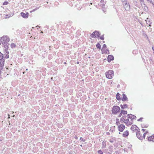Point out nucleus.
<instances>
[{
    "label": "nucleus",
    "instance_id": "c03bdc74",
    "mask_svg": "<svg viewBox=\"0 0 154 154\" xmlns=\"http://www.w3.org/2000/svg\"><path fill=\"white\" fill-rule=\"evenodd\" d=\"M149 26H150V24H149Z\"/></svg>",
    "mask_w": 154,
    "mask_h": 154
},
{
    "label": "nucleus",
    "instance_id": "393cba45",
    "mask_svg": "<svg viewBox=\"0 0 154 154\" xmlns=\"http://www.w3.org/2000/svg\"><path fill=\"white\" fill-rule=\"evenodd\" d=\"M98 153L99 154H103V152L101 149L98 151Z\"/></svg>",
    "mask_w": 154,
    "mask_h": 154
},
{
    "label": "nucleus",
    "instance_id": "cd10ccee",
    "mask_svg": "<svg viewBox=\"0 0 154 154\" xmlns=\"http://www.w3.org/2000/svg\"><path fill=\"white\" fill-rule=\"evenodd\" d=\"M143 119V118H140L139 119L137 120V121H142Z\"/></svg>",
    "mask_w": 154,
    "mask_h": 154
},
{
    "label": "nucleus",
    "instance_id": "9b49d317",
    "mask_svg": "<svg viewBox=\"0 0 154 154\" xmlns=\"http://www.w3.org/2000/svg\"><path fill=\"white\" fill-rule=\"evenodd\" d=\"M147 139L149 141L154 142V135L148 137Z\"/></svg>",
    "mask_w": 154,
    "mask_h": 154
},
{
    "label": "nucleus",
    "instance_id": "bb28decb",
    "mask_svg": "<svg viewBox=\"0 0 154 154\" xmlns=\"http://www.w3.org/2000/svg\"><path fill=\"white\" fill-rule=\"evenodd\" d=\"M104 48V49L106 48V45L105 44H104L103 45V48Z\"/></svg>",
    "mask_w": 154,
    "mask_h": 154
},
{
    "label": "nucleus",
    "instance_id": "39448f33",
    "mask_svg": "<svg viewBox=\"0 0 154 154\" xmlns=\"http://www.w3.org/2000/svg\"><path fill=\"white\" fill-rule=\"evenodd\" d=\"M121 111L120 108L117 106H113L112 109V113L114 114H117L120 112Z\"/></svg>",
    "mask_w": 154,
    "mask_h": 154
},
{
    "label": "nucleus",
    "instance_id": "a878e982",
    "mask_svg": "<svg viewBox=\"0 0 154 154\" xmlns=\"http://www.w3.org/2000/svg\"><path fill=\"white\" fill-rule=\"evenodd\" d=\"M8 2H5L3 3V5H6L8 4Z\"/></svg>",
    "mask_w": 154,
    "mask_h": 154
},
{
    "label": "nucleus",
    "instance_id": "f03ea898",
    "mask_svg": "<svg viewBox=\"0 0 154 154\" xmlns=\"http://www.w3.org/2000/svg\"><path fill=\"white\" fill-rule=\"evenodd\" d=\"M148 133V131H146L145 133H143L140 131L136 133L137 137L140 140L144 139L146 137V135Z\"/></svg>",
    "mask_w": 154,
    "mask_h": 154
},
{
    "label": "nucleus",
    "instance_id": "a211bd4d",
    "mask_svg": "<svg viewBox=\"0 0 154 154\" xmlns=\"http://www.w3.org/2000/svg\"><path fill=\"white\" fill-rule=\"evenodd\" d=\"M123 115V116H125V115H126L127 114V111H125L123 109H122V110L121 111Z\"/></svg>",
    "mask_w": 154,
    "mask_h": 154
},
{
    "label": "nucleus",
    "instance_id": "473e14b6",
    "mask_svg": "<svg viewBox=\"0 0 154 154\" xmlns=\"http://www.w3.org/2000/svg\"><path fill=\"white\" fill-rule=\"evenodd\" d=\"M122 2H124V3H126V0H122Z\"/></svg>",
    "mask_w": 154,
    "mask_h": 154
},
{
    "label": "nucleus",
    "instance_id": "1a4fd4ad",
    "mask_svg": "<svg viewBox=\"0 0 154 154\" xmlns=\"http://www.w3.org/2000/svg\"><path fill=\"white\" fill-rule=\"evenodd\" d=\"M101 51L102 54H109V51L106 48L105 49L104 48H102Z\"/></svg>",
    "mask_w": 154,
    "mask_h": 154
},
{
    "label": "nucleus",
    "instance_id": "412c9836",
    "mask_svg": "<svg viewBox=\"0 0 154 154\" xmlns=\"http://www.w3.org/2000/svg\"><path fill=\"white\" fill-rule=\"evenodd\" d=\"M121 123V120H120V121L119 119H116V124L117 125H119V124H120Z\"/></svg>",
    "mask_w": 154,
    "mask_h": 154
},
{
    "label": "nucleus",
    "instance_id": "79ce46f5",
    "mask_svg": "<svg viewBox=\"0 0 154 154\" xmlns=\"http://www.w3.org/2000/svg\"><path fill=\"white\" fill-rule=\"evenodd\" d=\"M34 28V27H32V28Z\"/></svg>",
    "mask_w": 154,
    "mask_h": 154
},
{
    "label": "nucleus",
    "instance_id": "c756f323",
    "mask_svg": "<svg viewBox=\"0 0 154 154\" xmlns=\"http://www.w3.org/2000/svg\"><path fill=\"white\" fill-rule=\"evenodd\" d=\"M122 115V112H121L119 114V117H121Z\"/></svg>",
    "mask_w": 154,
    "mask_h": 154
},
{
    "label": "nucleus",
    "instance_id": "ea45409f",
    "mask_svg": "<svg viewBox=\"0 0 154 154\" xmlns=\"http://www.w3.org/2000/svg\"><path fill=\"white\" fill-rule=\"evenodd\" d=\"M152 2V1H150V2Z\"/></svg>",
    "mask_w": 154,
    "mask_h": 154
},
{
    "label": "nucleus",
    "instance_id": "37998d69",
    "mask_svg": "<svg viewBox=\"0 0 154 154\" xmlns=\"http://www.w3.org/2000/svg\"><path fill=\"white\" fill-rule=\"evenodd\" d=\"M77 63H79V62H78Z\"/></svg>",
    "mask_w": 154,
    "mask_h": 154
},
{
    "label": "nucleus",
    "instance_id": "4be33fe9",
    "mask_svg": "<svg viewBox=\"0 0 154 154\" xmlns=\"http://www.w3.org/2000/svg\"><path fill=\"white\" fill-rule=\"evenodd\" d=\"M16 46V45L14 43H11V48H15Z\"/></svg>",
    "mask_w": 154,
    "mask_h": 154
},
{
    "label": "nucleus",
    "instance_id": "f3484780",
    "mask_svg": "<svg viewBox=\"0 0 154 154\" xmlns=\"http://www.w3.org/2000/svg\"><path fill=\"white\" fill-rule=\"evenodd\" d=\"M127 97L125 94H123V97L122 98V101H126L127 100Z\"/></svg>",
    "mask_w": 154,
    "mask_h": 154
},
{
    "label": "nucleus",
    "instance_id": "2eb2a0df",
    "mask_svg": "<svg viewBox=\"0 0 154 154\" xmlns=\"http://www.w3.org/2000/svg\"><path fill=\"white\" fill-rule=\"evenodd\" d=\"M120 107H121L122 109H127L128 108V105L126 104H124V105H120Z\"/></svg>",
    "mask_w": 154,
    "mask_h": 154
},
{
    "label": "nucleus",
    "instance_id": "e433bc0d",
    "mask_svg": "<svg viewBox=\"0 0 154 154\" xmlns=\"http://www.w3.org/2000/svg\"><path fill=\"white\" fill-rule=\"evenodd\" d=\"M152 49L154 51V47H152Z\"/></svg>",
    "mask_w": 154,
    "mask_h": 154
},
{
    "label": "nucleus",
    "instance_id": "4c0bfd02",
    "mask_svg": "<svg viewBox=\"0 0 154 154\" xmlns=\"http://www.w3.org/2000/svg\"><path fill=\"white\" fill-rule=\"evenodd\" d=\"M75 139H78V137H77V136H76L75 137Z\"/></svg>",
    "mask_w": 154,
    "mask_h": 154
},
{
    "label": "nucleus",
    "instance_id": "5701e85b",
    "mask_svg": "<svg viewBox=\"0 0 154 154\" xmlns=\"http://www.w3.org/2000/svg\"><path fill=\"white\" fill-rule=\"evenodd\" d=\"M3 58V54L0 52V60H2Z\"/></svg>",
    "mask_w": 154,
    "mask_h": 154
},
{
    "label": "nucleus",
    "instance_id": "6ab92c4d",
    "mask_svg": "<svg viewBox=\"0 0 154 154\" xmlns=\"http://www.w3.org/2000/svg\"><path fill=\"white\" fill-rule=\"evenodd\" d=\"M106 146V141H103L102 142V148H105Z\"/></svg>",
    "mask_w": 154,
    "mask_h": 154
},
{
    "label": "nucleus",
    "instance_id": "dca6fc26",
    "mask_svg": "<svg viewBox=\"0 0 154 154\" xmlns=\"http://www.w3.org/2000/svg\"><path fill=\"white\" fill-rule=\"evenodd\" d=\"M21 16L23 18H27L28 17V14H25L23 12L21 13Z\"/></svg>",
    "mask_w": 154,
    "mask_h": 154
},
{
    "label": "nucleus",
    "instance_id": "20e7f679",
    "mask_svg": "<svg viewBox=\"0 0 154 154\" xmlns=\"http://www.w3.org/2000/svg\"><path fill=\"white\" fill-rule=\"evenodd\" d=\"M105 75L107 78L112 79L114 75L113 71L112 70H109L106 72Z\"/></svg>",
    "mask_w": 154,
    "mask_h": 154
},
{
    "label": "nucleus",
    "instance_id": "58836bf2",
    "mask_svg": "<svg viewBox=\"0 0 154 154\" xmlns=\"http://www.w3.org/2000/svg\"><path fill=\"white\" fill-rule=\"evenodd\" d=\"M8 118L9 119L10 118V115H8Z\"/></svg>",
    "mask_w": 154,
    "mask_h": 154
},
{
    "label": "nucleus",
    "instance_id": "72a5a7b5",
    "mask_svg": "<svg viewBox=\"0 0 154 154\" xmlns=\"http://www.w3.org/2000/svg\"><path fill=\"white\" fill-rule=\"evenodd\" d=\"M139 1H140V2H141V3H143L144 1H143V0H139Z\"/></svg>",
    "mask_w": 154,
    "mask_h": 154
},
{
    "label": "nucleus",
    "instance_id": "c85d7f7f",
    "mask_svg": "<svg viewBox=\"0 0 154 154\" xmlns=\"http://www.w3.org/2000/svg\"><path fill=\"white\" fill-rule=\"evenodd\" d=\"M80 140L82 141H84L85 140H84V139L82 137H81L80 138Z\"/></svg>",
    "mask_w": 154,
    "mask_h": 154
},
{
    "label": "nucleus",
    "instance_id": "9d476101",
    "mask_svg": "<svg viewBox=\"0 0 154 154\" xmlns=\"http://www.w3.org/2000/svg\"><path fill=\"white\" fill-rule=\"evenodd\" d=\"M114 60L113 56L111 55H109L108 56L107 58V60L109 62H110L111 61L113 60Z\"/></svg>",
    "mask_w": 154,
    "mask_h": 154
},
{
    "label": "nucleus",
    "instance_id": "aec40b11",
    "mask_svg": "<svg viewBox=\"0 0 154 154\" xmlns=\"http://www.w3.org/2000/svg\"><path fill=\"white\" fill-rule=\"evenodd\" d=\"M116 98L118 100H120L121 99V97L120 96V94L119 93H117L116 95Z\"/></svg>",
    "mask_w": 154,
    "mask_h": 154
},
{
    "label": "nucleus",
    "instance_id": "ddd939ff",
    "mask_svg": "<svg viewBox=\"0 0 154 154\" xmlns=\"http://www.w3.org/2000/svg\"><path fill=\"white\" fill-rule=\"evenodd\" d=\"M124 4H125L124 6L125 9L126 10H129L130 8L129 5H128L127 3H124Z\"/></svg>",
    "mask_w": 154,
    "mask_h": 154
},
{
    "label": "nucleus",
    "instance_id": "7ed1b4c3",
    "mask_svg": "<svg viewBox=\"0 0 154 154\" xmlns=\"http://www.w3.org/2000/svg\"><path fill=\"white\" fill-rule=\"evenodd\" d=\"M10 41L9 37L7 35H4L0 37V45L8 43Z\"/></svg>",
    "mask_w": 154,
    "mask_h": 154
},
{
    "label": "nucleus",
    "instance_id": "c9c22d12",
    "mask_svg": "<svg viewBox=\"0 0 154 154\" xmlns=\"http://www.w3.org/2000/svg\"><path fill=\"white\" fill-rule=\"evenodd\" d=\"M148 125H146L145 126H144V127L146 128H147L148 127Z\"/></svg>",
    "mask_w": 154,
    "mask_h": 154
},
{
    "label": "nucleus",
    "instance_id": "b1692460",
    "mask_svg": "<svg viewBox=\"0 0 154 154\" xmlns=\"http://www.w3.org/2000/svg\"><path fill=\"white\" fill-rule=\"evenodd\" d=\"M96 46L97 47V48H98L99 49H100L101 48V45L99 43H98L96 45Z\"/></svg>",
    "mask_w": 154,
    "mask_h": 154
},
{
    "label": "nucleus",
    "instance_id": "f8f14e48",
    "mask_svg": "<svg viewBox=\"0 0 154 154\" xmlns=\"http://www.w3.org/2000/svg\"><path fill=\"white\" fill-rule=\"evenodd\" d=\"M129 135V131L127 130L125 131L122 134L123 136L124 137H126L128 136Z\"/></svg>",
    "mask_w": 154,
    "mask_h": 154
},
{
    "label": "nucleus",
    "instance_id": "0eeeda50",
    "mask_svg": "<svg viewBox=\"0 0 154 154\" xmlns=\"http://www.w3.org/2000/svg\"><path fill=\"white\" fill-rule=\"evenodd\" d=\"M131 129L132 131L136 133L140 130V129L138 127L134 125H133L132 126L131 128Z\"/></svg>",
    "mask_w": 154,
    "mask_h": 154
},
{
    "label": "nucleus",
    "instance_id": "f257e3e1",
    "mask_svg": "<svg viewBox=\"0 0 154 154\" xmlns=\"http://www.w3.org/2000/svg\"><path fill=\"white\" fill-rule=\"evenodd\" d=\"M129 116L128 117V119H125V118H126V116H122V117L121 118V123L124 122L125 123L127 126H129L132 124L133 123V121L132 120V118L134 117L133 115H128Z\"/></svg>",
    "mask_w": 154,
    "mask_h": 154
},
{
    "label": "nucleus",
    "instance_id": "7c9ffc66",
    "mask_svg": "<svg viewBox=\"0 0 154 154\" xmlns=\"http://www.w3.org/2000/svg\"><path fill=\"white\" fill-rule=\"evenodd\" d=\"M145 131V129H142L141 132H142L143 133H144V132Z\"/></svg>",
    "mask_w": 154,
    "mask_h": 154
},
{
    "label": "nucleus",
    "instance_id": "2f4dec72",
    "mask_svg": "<svg viewBox=\"0 0 154 154\" xmlns=\"http://www.w3.org/2000/svg\"><path fill=\"white\" fill-rule=\"evenodd\" d=\"M5 57L6 58H8L9 57V56L8 54L6 55V56H5Z\"/></svg>",
    "mask_w": 154,
    "mask_h": 154
},
{
    "label": "nucleus",
    "instance_id": "a19ab883",
    "mask_svg": "<svg viewBox=\"0 0 154 154\" xmlns=\"http://www.w3.org/2000/svg\"><path fill=\"white\" fill-rule=\"evenodd\" d=\"M38 27V26H36V27Z\"/></svg>",
    "mask_w": 154,
    "mask_h": 154
},
{
    "label": "nucleus",
    "instance_id": "4468645a",
    "mask_svg": "<svg viewBox=\"0 0 154 154\" xmlns=\"http://www.w3.org/2000/svg\"><path fill=\"white\" fill-rule=\"evenodd\" d=\"M4 64V60H2L0 62V65L1 66H0V69H2V67L3 66Z\"/></svg>",
    "mask_w": 154,
    "mask_h": 154
},
{
    "label": "nucleus",
    "instance_id": "6e6552de",
    "mask_svg": "<svg viewBox=\"0 0 154 154\" xmlns=\"http://www.w3.org/2000/svg\"><path fill=\"white\" fill-rule=\"evenodd\" d=\"M125 128V125L123 124H120L118 127L119 131L120 132H122Z\"/></svg>",
    "mask_w": 154,
    "mask_h": 154
},
{
    "label": "nucleus",
    "instance_id": "f704fd0d",
    "mask_svg": "<svg viewBox=\"0 0 154 154\" xmlns=\"http://www.w3.org/2000/svg\"><path fill=\"white\" fill-rule=\"evenodd\" d=\"M145 21L147 23V21H148V18H147L146 20H145Z\"/></svg>",
    "mask_w": 154,
    "mask_h": 154
},
{
    "label": "nucleus",
    "instance_id": "423d86ee",
    "mask_svg": "<svg viewBox=\"0 0 154 154\" xmlns=\"http://www.w3.org/2000/svg\"><path fill=\"white\" fill-rule=\"evenodd\" d=\"M100 35V34L99 32L97 31H95L91 35V36L92 38H95L99 37Z\"/></svg>",
    "mask_w": 154,
    "mask_h": 154
}]
</instances>
